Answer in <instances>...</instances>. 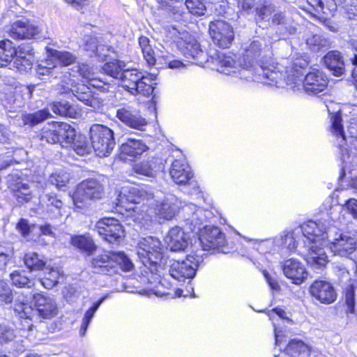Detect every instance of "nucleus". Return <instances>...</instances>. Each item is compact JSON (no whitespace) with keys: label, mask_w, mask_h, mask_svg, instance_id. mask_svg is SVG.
<instances>
[{"label":"nucleus","mask_w":357,"mask_h":357,"mask_svg":"<svg viewBox=\"0 0 357 357\" xmlns=\"http://www.w3.org/2000/svg\"><path fill=\"white\" fill-rule=\"evenodd\" d=\"M326 67L335 76L342 75L345 71V64L341 53L338 51L328 52L323 58Z\"/></svg>","instance_id":"c85d7f7f"},{"label":"nucleus","mask_w":357,"mask_h":357,"mask_svg":"<svg viewBox=\"0 0 357 357\" xmlns=\"http://www.w3.org/2000/svg\"><path fill=\"white\" fill-rule=\"evenodd\" d=\"M42 139L45 140L48 143H59V137L56 131V122H52L43 129Z\"/></svg>","instance_id":"864d4df0"},{"label":"nucleus","mask_w":357,"mask_h":357,"mask_svg":"<svg viewBox=\"0 0 357 357\" xmlns=\"http://www.w3.org/2000/svg\"><path fill=\"white\" fill-rule=\"evenodd\" d=\"M77 99L94 110L100 109L103 100L94 95L89 87L84 84H77L69 89Z\"/></svg>","instance_id":"4be33fe9"},{"label":"nucleus","mask_w":357,"mask_h":357,"mask_svg":"<svg viewBox=\"0 0 357 357\" xmlns=\"http://www.w3.org/2000/svg\"><path fill=\"white\" fill-rule=\"evenodd\" d=\"M71 244L87 255H92L97 249L93 238L89 234L75 235L71 237Z\"/></svg>","instance_id":"e433bc0d"},{"label":"nucleus","mask_w":357,"mask_h":357,"mask_svg":"<svg viewBox=\"0 0 357 357\" xmlns=\"http://www.w3.org/2000/svg\"><path fill=\"white\" fill-rule=\"evenodd\" d=\"M319 223L310 220L299 228L284 231L280 235V245L289 252H298L305 256L307 263L314 268L324 267L328 263V256L323 248L317 245L315 234Z\"/></svg>","instance_id":"f03ea898"},{"label":"nucleus","mask_w":357,"mask_h":357,"mask_svg":"<svg viewBox=\"0 0 357 357\" xmlns=\"http://www.w3.org/2000/svg\"><path fill=\"white\" fill-rule=\"evenodd\" d=\"M56 126L58 137H59V143L62 146H63V143L68 144L73 137L75 136V130L70 125L63 122H56Z\"/></svg>","instance_id":"c03bdc74"},{"label":"nucleus","mask_w":357,"mask_h":357,"mask_svg":"<svg viewBox=\"0 0 357 357\" xmlns=\"http://www.w3.org/2000/svg\"><path fill=\"white\" fill-rule=\"evenodd\" d=\"M104 195L103 185L96 179L82 181L77 186L73 199L75 208L82 209L92 199H100Z\"/></svg>","instance_id":"9d476101"},{"label":"nucleus","mask_w":357,"mask_h":357,"mask_svg":"<svg viewBox=\"0 0 357 357\" xmlns=\"http://www.w3.org/2000/svg\"><path fill=\"white\" fill-rule=\"evenodd\" d=\"M25 270H15L10 274L12 284L19 288H31L35 285L34 281L28 275Z\"/></svg>","instance_id":"79ce46f5"},{"label":"nucleus","mask_w":357,"mask_h":357,"mask_svg":"<svg viewBox=\"0 0 357 357\" xmlns=\"http://www.w3.org/2000/svg\"><path fill=\"white\" fill-rule=\"evenodd\" d=\"M331 132L334 136L340 139L338 146L342 147L343 144L342 142H347L349 140V143L354 146L355 149H357V128L354 126H349L347 130L348 135H346L343 129L342 124V118L340 114H335L331 117Z\"/></svg>","instance_id":"f3484780"},{"label":"nucleus","mask_w":357,"mask_h":357,"mask_svg":"<svg viewBox=\"0 0 357 357\" xmlns=\"http://www.w3.org/2000/svg\"><path fill=\"white\" fill-rule=\"evenodd\" d=\"M51 114L49 109H43L32 114H22L18 117L17 121L20 126H29L31 127L38 124L49 117Z\"/></svg>","instance_id":"c9c22d12"},{"label":"nucleus","mask_w":357,"mask_h":357,"mask_svg":"<svg viewBox=\"0 0 357 357\" xmlns=\"http://www.w3.org/2000/svg\"><path fill=\"white\" fill-rule=\"evenodd\" d=\"M113 259L114 261V264H117L124 271L128 272L134 268L132 261L123 252H114Z\"/></svg>","instance_id":"3c124183"},{"label":"nucleus","mask_w":357,"mask_h":357,"mask_svg":"<svg viewBox=\"0 0 357 357\" xmlns=\"http://www.w3.org/2000/svg\"><path fill=\"white\" fill-rule=\"evenodd\" d=\"M117 205L125 208L127 211H135L137 206H130V204H140L143 206L155 205V195L153 191L147 188H142L132 186L123 187L118 196Z\"/></svg>","instance_id":"0eeeda50"},{"label":"nucleus","mask_w":357,"mask_h":357,"mask_svg":"<svg viewBox=\"0 0 357 357\" xmlns=\"http://www.w3.org/2000/svg\"><path fill=\"white\" fill-rule=\"evenodd\" d=\"M161 57H162L165 60V63L168 64V67L169 68H180L181 67H183V63L178 60H172V56L169 54H164L162 55Z\"/></svg>","instance_id":"680f3d73"},{"label":"nucleus","mask_w":357,"mask_h":357,"mask_svg":"<svg viewBox=\"0 0 357 357\" xmlns=\"http://www.w3.org/2000/svg\"><path fill=\"white\" fill-rule=\"evenodd\" d=\"M116 116L126 126L140 130L147 124L146 120L129 105H120L116 110Z\"/></svg>","instance_id":"2eb2a0df"},{"label":"nucleus","mask_w":357,"mask_h":357,"mask_svg":"<svg viewBox=\"0 0 357 357\" xmlns=\"http://www.w3.org/2000/svg\"><path fill=\"white\" fill-rule=\"evenodd\" d=\"M147 149V146L142 141L135 139H128L121 146V154L136 158L141 155Z\"/></svg>","instance_id":"4c0bfd02"},{"label":"nucleus","mask_w":357,"mask_h":357,"mask_svg":"<svg viewBox=\"0 0 357 357\" xmlns=\"http://www.w3.org/2000/svg\"><path fill=\"white\" fill-rule=\"evenodd\" d=\"M185 6L193 15L201 16L205 14L206 8L204 0H185Z\"/></svg>","instance_id":"5fc2aeb1"},{"label":"nucleus","mask_w":357,"mask_h":357,"mask_svg":"<svg viewBox=\"0 0 357 357\" xmlns=\"http://www.w3.org/2000/svg\"><path fill=\"white\" fill-rule=\"evenodd\" d=\"M45 198L46 199L48 206L54 207L59 211L58 213L61 215L60 209L63 206V202L59 196L54 193L50 192L45 195Z\"/></svg>","instance_id":"4d7b16f0"},{"label":"nucleus","mask_w":357,"mask_h":357,"mask_svg":"<svg viewBox=\"0 0 357 357\" xmlns=\"http://www.w3.org/2000/svg\"><path fill=\"white\" fill-rule=\"evenodd\" d=\"M83 48L85 51L89 52L90 56L94 54L100 60H103L106 55V53L102 52L101 50L108 51L105 45L100 44L98 37L93 35H85L84 36Z\"/></svg>","instance_id":"473e14b6"},{"label":"nucleus","mask_w":357,"mask_h":357,"mask_svg":"<svg viewBox=\"0 0 357 357\" xmlns=\"http://www.w3.org/2000/svg\"><path fill=\"white\" fill-rule=\"evenodd\" d=\"M114 252H104L93 258L91 266L93 272L99 274H109L114 268Z\"/></svg>","instance_id":"cd10ccee"},{"label":"nucleus","mask_w":357,"mask_h":357,"mask_svg":"<svg viewBox=\"0 0 357 357\" xmlns=\"http://www.w3.org/2000/svg\"><path fill=\"white\" fill-rule=\"evenodd\" d=\"M24 261L27 268L32 271L42 270L45 266V262L36 252L26 253Z\"/></svg>","instance_id":"09e8293b"},{"label":"nucleus","mask_w":357,"mask_h":357,"mask_svg":"<svg viewBox=\"0 0 357 357\" xmlns=\"http://www.w3.org/2000/svg\"><path fill=\"white\" fill-rule=\"evenodd\" d=\"M17 229L24 237L29 235L30 231V226L28 223V221L23 218H22L17 224Z\"/></svg>","instance_id":"e2e57ef3"},{"label":"nucleus","mask_w":357,"mask_h":357,"mask_svg":"<svg viewBox=\"0 0 357 357\" xmlns=\"http://www.w3.org/2000/svg\"><path fill=\"white\" fill-rule=\"evenodd\" d=\"M13 309L18 318L22 319L21 330L24 332L31 331L33 326L31 320L35 310L29 305V299L24 295H18L15 300Z\"/></svg>","instance_id":"4468645a"},{"label":"nucleus","mask_w":357,"mask_h":357,"mask_svg":"<svg viewBox=\"0 0 357 357\" xmlns=\"http://www.w3.org/2000/svg\"><path fill=\"white\" fill-rule=\"evenodd\" d=\"M155 204L148 207L153 208L156 215L165 220L174 218L181 208V201L174 196L167 197L160 203L155 198Z\"/></svg>","instance_id":"5701e85b"},{"label":"nucleus","mask_w":357,"mask_h":357,"mask_svg":"<svg viewBox=\"0 0 357 357\" xmlns=\"http://www.w3.org/2000/svg\"><path fill=\"white\" fill-rule=\"evenodd\" d=\"M275 12V6L271 2L259 4L255 8V20L259 27H268L271 24V19Z\"/></svg>","instance_id":"c756f323"},{"label":"nucleus","mask_w":357,"mask_h":357,"mask_svg":"<svg viewBox=\"0 0 357 357\" xmlns=\"http://www.w3.org/2000/svg\"><path fill=\"white\" fill-rule=\"evenodd\" d=\"M13 66L20 72L25 73L31 68L33 55H15Z\"/></svg>","instance_id":"603ef678"},{"label":"nucleus","mask_w":357,"mask_h":357,"mask_svg":"<svg viewBox=\"0 0 357 357\" xmlns=\"http://www.w3.org/2000/svg\"><path fill=\"white\" fill-rule=\"evenodd\" d=\"M189 239L188 234L179 227L172 228L165 238L167 247L174 252L185 250L188 245Z\"/></svg>","instance_id":"393cba45"},{"label":"nucleus","mask_w":357,"mask_h":357,"mask_svg":"<svg viewBox=\"0 0 357 357\" xmlns=\"http://www.w3.org/2000/svg\"><path fill=\"white\" fill-rule=\"evenodd\" d=\"M314 10L319 14L326 15V17L333 16L337 10L334 0H307Z\"/></svg>","instance_id":"58836bf2"},{"label":"nucleus","mask_w":357,"mask_h":357,"mask_svg":"<svg viewBox=\"0 0 357 357\" xmlns=\"http://www.w3.org/2000/svg\"><path fill=\"white\" fill-rule=\"evenodd\" d=\"M305 40L308 48L314 52L330 47V40L323 35L307 32L305 35Z\"/></svg>","instance_id":"f704fd0d"},{"label":"nucleus","mask_w":357,"mask_h":357,"mask_svg":"<svg viewBox=\"0 0 357 357\" xmlns=\"http://www.w3.org/2000/svg\"><path fill=\"white\" fill-rule=\"evenodd\" d=\"M282 270L284 275L296 284L303 282L307 277L305 266L296 259L286 260L284 262Z\"/></svg>","instance_id":"b1692460"},{"label":"nucleus","mask_w":357,"mask_h":357,"mask_svg":"<svg viewBox=\"0 0 357 357\" xmlns=\"http://www.w3.org/2000/svg\"><path fill=\"white\" fill-rule=\"evenodd\" d=\"M289 22L290 19L287 17L286 15L281 11L275 12L271 18V23L276 25H283L286 26Z\"/></svg>","instance_id":"13d9d810"},{"label":"nucleus","mask_w":357,"mask_h":357,"mask_svg":"<svg viewBox=\"0 0 357 357\" xmlns=\"http://www.w3.org/2000/svg\"><path fill=\"white\" fill-rule=\"evenodd\" d=\"M78 73L79 75L84 79H86V82L95 74L92 72V68L89 67V65L85 63H82L78 66Z\"/></svg>","instance_id":"bf43d9fd"},{"label":"nucleus","mask_w":357,"mask_h":357,"mask_svg":"<svg viewBox=\"0 0 357 357\" xmlns=\"http://www.w3.org/2000/svg\"><path fill=\"white\" fill-rule=\"evenodd\" d=\"M307 66L306 61L296 59L286 67L283 78L294 91H303L309 95H317L324 91L328 84L325 74L317 69H313L303 77V69Z\"/></svg>","instance_id":"20e7f679"},{"label":"nucleus","mask_w":357,"mask_h":357,"mask_svg":"<svg viewBox=\"0 0 357 357\" xmlns=\"http://www.w3.org/2000/svg\"><path fill=\"white\" fill-rule=\"evenodd\" d=\"M94 230L109 243L119 244L125 236L123 226L113 218H103L97 221Z\"/></svg>","instance_id":"9b49d317"},{"label":"nucleus","mask_w":357,"mask_h":357,"mask_svg":"<svg viewBox=\"0 0 357 357\" xmlns=\"http://www.w3.org/2000/svg\"><path fill=\"white\" fill-rule=\"evenodd\" d=\"M16 50V55H32L33 49L29 44H21Z\"/></svg>","instance_id":"69168bd1"},{"label":"nucleus","mask_w":357,"mask_h":357,"mask_svg":"<svg viewBox=\"0 0 357 357\" xmlns=\"http://www.w3.org/2000/svg\"><path fill=\"white\" fill-rule=\"evenodd\" d=\"M39 32V27L26 19L15 21L8 31L9 36L15 40L30 39Z\"/></svg>","instance_id":"dca6fc26"},{"label":"nucleus","mask_w":357,"mask_h":357,"mask_svg":"<svg viewBox=\"0 0 357 357\" xmlns=\"http://www.w3.org/2000/svg\"><path fill=\"white\" fill-rule=\"evenodd\" d=\"M69 145L78 155H82L89 152V147L86 137L81 134H77L67 144Z\"/></svg>","instance_id":"49530a36"},{"label":"nucleus","mask_w":357,"mask_h":357,"mask_svg":"<svg viewBox=\"0 0 357 357\" xmlns=\"http://www.w3.org/2000/svg\"><path fill=\"white\" fill-rule=\"evenodd\" d=\"M163 168L161 158L150 157L136 163L133 167V170L137 174L149 178H155L158 173L161 172Z\"/></svg>","instance_id":"a878e982"},{"label":"nucleus","mask_w":357,"mask_h":357,"mask_svg":"<svg viewBox=\"0 0 357 357\" xmlns=\"http://www.w3.org/2000/svg\"><path fill=\"white\" fill-rule=\"evenodd\" d=\"M175 42L182 54L188 59L195 58L201 52L200 45L188 31L178 32Z\"/></svg>","instance_id":"6ab92c4d"},{"label":"nucleus","mask_w":357,"mask_h":357,"mask_svg":"<svg viewBox=\"0 0 357 357\" xmlns=\"http://www.w3.org/2000/svg\"><path fill=\"white\" fill-rule=\"evenodd\" d=\"M102 71L110 77L120 80L121 85L133 96L148 97L154 90L153 79L135 68H128L124 61L114 60L105 63Z\"/></svg>","instance_id":"7ed1b4c3"},{"label":"nucleus","mask_w":357,"mask_h":357,"mask_svg":"<svg viewBox=\"0 0 357 357\" xmlns=\"http://www.w3.org/2000/svg\"><path fill=\"white\" fill-rule=\"evenodd\" d=\"M49 107L54 114L60 116L75 118L77 114L75 108L66 101L54 102Z\"/></svg>","instance_id":"37998d69"},{"label":"nucleus","mask_w":357,"mask_h":357,"mask_svg":"<svg viewBox=\"0 0 357 357\" xmlns=\"http://www.w3.org/2000/svg\"><path fill=\"white\" fill-rule=\"evenodd\" d=\"M44 273V278L39 279V282L48 289L55 287L59 283V279L63 278V273L58 268L46 267Z\"/></svg>","instance_id":"a19ab883"},{"label":"nucleus","mask_w":357,"mask_h":357,"mask_svg":"<svg viewBox=\"0 0 357 357\" xmlns=\"http://www.w3.org/2000/svg\"><path fill=\"white\" fill-rule=\"evenodd\" d=\"M137 255L144 268L142 281L150 284L160 282L162 268V246L160 241L153 236L142 239L139 243Z\"/></svg>","instance_id":"39448f33"},{"label":"nucleus","mask_w":357,"mask_h":357,"mask_svg":"<svg viewBox=\"0 0 357 357\" xmlns=\"http://www.w3.org/2000/svg\"><path fill=\"white\" fill-rule=\"evenodd\" d=\"M181 211L185 220L193 226L194 229L199 228L202 224L204 221L203 209L197 208L195 204H189L183 206L181 208Z\"/></svg>","instance_id":"72a5a7b5"},{"label":"nucleus","mask_w":357,"mask_h":357,"mask_svg":"<svg viewBox=\"0 0 357 357\" xmlns=\"http://www.w3.org/2000/svg\"><path fill=\"white\" fill-rule=\"evenodd\" d=\"M169 174L173 181L179 185H190L193 178L190 167L185 160H174L169 169Z\"/></svg>","instance_id":"412c9836"},{"label":"nucleus","mask_w":357,"mask_h":357,"mask_svg":"<svg viewBox=\"0 0 357 357\" xmlns=\"http://www.w3.org/2000/svg\"><path fill=\"white\" fill-rule=\"evenodd\" d=\"M196 251L193 255H189L185 260L174 261L169 266V275L174 280L182 282L185 279H192L196 274V271L203 263V255Z\"/></svg>","instance_id":"1a4fd4ad"},{"label":"nucleus","mask_w":357,"mask_h":357,"mask_svg":"<svg viewBox=\"0 0 357 357\" xmlns=\"http://www.w3.org/2000/svg\"><path fill=\"white\" fill-rule=\"evenodd\" d=\"M344 206L349 213L357 220V199H349L345 202Z\"/></svg>","instance_id":"052dcab7"},{"label":"nucleus","mask_w":357,"mask_h":357,"mask_svg":"<svg viewBox=\"0 0 357 357\" xmlns=\"http://www.w3.org/2000/svg\"><path fill=\"white\" fill-rule=\"evenodd\" d=\"M36 311L43 319H52L58 313V307L54 299L49 296L38 294L35 296Z\"/></svg>","instance_id":"bb28decb"},{"label":"nucleus","mask_w":357,"mask_h":357,"mask_svg":"<svg viewBox=\"0 0 357 357\" xmlns=\"http://www.w3.org/2000/svg\"><path fill=\"white\" fill-rule=\"evenodd\" d=\"M349 60L351 64L354 66V69L352 70V77L354 78L355 87L357 89V54H354Z\"/></svg>","instance_id":"774afa93"},{"label":"nucleus","mask_w":357,"mask_h":357,"mask_svg":"<svg viewBox=\"0 0 357 357\" xmlns=\"http://www.w3.org/2000/svg\"><path fill=\"white\" fill-rule=\"evenodd\" d=\"M104 298H101L98 302L93 303V306L91 307L85 313L83 319L82 325L79 330L80 336L83 337L86 334L89 325L93 319L95 312L100 307V304L102 303Z\"/></svg>","instance_id":"8fccbe9b"},{"label":"nucleus","mask_w":357,"mask_h":357,"mask_svg":"<svg viewBox=\"0 0 357 357\" xmlns=\"http://www.w3.org/2000/svg\"><path fill=\"white\" fill-rule=\"evenodd\" d=\"M310 349L308 345L303 341L292 340H291L283 351H280L279 354H274L275 357H298L299 356H309Z\"/></svg>","instance_id":"7c9ffc66"},{"label":"nucleus","mask_w":357,"mask_h":357,"mask_svg":"<svg viewBox=\"0 0 357 357\" xmlns=\"http://www.w3.org/2000/svg\"><path fill=\"white\" fill-rule=\"evenodd\" d=\"M7 183L19 203L28 202L31 199L32 194L29 185L23 182L19 172L10 174L7 178Z\"/></svg>","instance_id":"a211bd4d"},{"label":"nucleus","mask_w":357,"mask_h":357,"mask_svg":"<svg viewBox=\"0 0 357 357\" xmlns=\"http://www.w3.org/2000/svg\"><path fill=\"white\" fill-rule=\"evenodd\" d=\"M47 51L52 59L56 60L61 65L67 66L76 61L77 56L68 51H59L57 50L49 49Z\"/></svg>","instance_id":"a18cd8bd"},{"label":"nucleus","mask_w":357,"mask_h":357,"mask_svg":"<svg viewBox=\"0 0 357 357\" xmlns=\"http://www.w3.org/2000/svg\"><path fill=\"white\" fill-rule=\"evenodd\" d=\"M209 33L214 44L221 48L229 47L234 39L233 27L223 20L211 22Z\"/></svg>","instance_id":"f8f14e48"},{"label":"nucleus","mask_w":357,"mask_h":357,"mask_svg":"<svg viewBox=\"0 0 357 357\" xmlns=\"http://www.w3.org/2000/svg\"><path fill=\"white\" fill-rule=\"evenodd\" d=\"M13 256V251L11 250H6V251L0 250V264L5 266Z\"/></svg>","instance_id":"338daca9"},{"label":"nucleus","mask_w":357,"mask_h":357,"mask_svg":"<svg viewBox=\"0 0 357 357\" xmlns=\"http://www.w3.org/2000/svg\"><path fill=\"white\" fill-rule=\"evenodd\" d=\"M319 223V230L315 236L319 248L328 246L334 255L347 256L352 253L356 248V240L354 237L342 233L335 226H328L322 221Z\"/></svg>","instance_id":"423d86ee"},{"label":"nucleus","mask_w":357,"mask_h":357,"mask_svg":"<svg viewBox=\"0 0 357 357\" xmlns=\"http://www.w3.org/2000/svg\"><path fill=\"white\" fill-rule=\"evenodd\" d=\"M0 301L5 303H10L13 301V294L8 283L0 280Z\"/></svg>","instance_id":"6e6d98bb"},{"label":"nucleus","mask_w":357,"mask_h":357,"mask_svg":"<svg viewBox=\"0 0 357 357\" xmlns=\"http://www.w3.org/2000/svg\"><path fill=\"white\" fill-rule=\"evenodd\" d=\"M310 292L314 298L324 304H331L337 298L333 285L327 281H314L310 286Z\"/></svg>","instance_id":"aec40b11"},{"label":"nucleus","mask_w":357,"mask_h":357,"mask_svg":"<svg viewBox=\"0 0 357 357\" xmlns=\"http://www.w3.org/2000/svg\"><path fill=\"white\" fill-rule=\"evenodd\" d=\"M90 138L94 151L100 157L109 154L116 144L113 131L103 125H93L90 129Z\"/></svg>","instance_id":"6e6552de"},{"label":"nucleus","mask_w":357,"mask_h":357,"mask_svg":"<svg viewBox=\"0 0 357 357\" xmlns=\"http://www.w3.org/2000/svg\"><path fill=\"white\" fill-rule=\"evenodd\" d=\"M199 239L202 251L220 250L227 243L225 234L216 227H205ZM198 251L199 254L205 255L200 253L202 250Z\"/></svg>","instance_id":"ddd939ff"},{"label":"nucleus","mask_w":357,"mask_h":357,"mask_svg":"<svg viewBox=\"0 0 357 357\" xmlns=\"http://www.w3.org/2000/svg\"><path fill=\"white\" fill-rule=\"evenodd\" d=\"M343 309L349 322L356 320L355 287L353 284L347 286L345 289L344 302Z\"/></svg>","instance_id":"2f4dec72"},{"label":"nucleus","mask_w":357,"mask_h":357,"mask_svg":"<svg viewBox=\"0 0 357 357\" xmlns=\"http://www.w3.org/2000/svg\"><path fill=\"white\" fill-rule=\"evenodd\" d=\"M142 51L144 54V57L147 61V62L151 65L154 64L155 59L153 56V54H154L153 50H152L151 45L142 48Z\"/></svg>","instance_id":"0e129e2a"},{"label":"nucleus","mask_w":357,"mask_h":357,"mask_svg":"<svg viewBox=\"0 0 357 357\" xmlns=\"http://www.w3.org/2000/svg\"><path fill=\"white\" fill-rule=\"evenodd\" d=\"M17 54V50L10 40L0 41V68L7 66Z\"/></svg>","instance_id":"ea45409f"},{"label":"nucleus","mask_w":357,"mask_h":357,"mask_svg":"<svg viewBox=\"0 0 357 357\" xmlns=\"http://www.w3.org/2000/svg\"><path fill=\"white\" fill-rule=\"evenodd\" d=\"M264 52V47L259 40H253L245 45L242 57L236 61L231 56H219L220 71L226 75H235L248 81L262 82L268 79L275 84L280 83L283 73L259 66L257 69L255 65L259 61Z\"/></svg>","instance_id":"f257e3e1"},{"label":"nucleus","mask_w":357,"mask_h":357,"mask_svg":"<svg viewBox=\"0 0 357 357\" xmlns=\"http://www.w3.org/2000/svg\"><path fill=\"white\" fill-rule=\"evenodd\" d=\"M70 181V175L66 172L61 171L52 174L49 178V183L55 185L57 189L65 191L66 185Z\"/></svg>","instance_id":"de8ad7c7"}]
</instances>
